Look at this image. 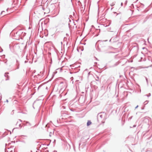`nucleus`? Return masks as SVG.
Segmentation results:
<instances>
[{
    "instance_id": "obj_1",
    "label": "nucleus",
    "mask_w": 152,
    "mask_h": 152,
    "mask_svg": "<svg viewBox=\"0 0 152 152\" xmlns=\"http://www.w3.org/2000/svg\"><path fill=\"white\" fill-rule=\"evenodd\" d=\"M91 123L90 121H88L87 123V126H89L91 124Z\"/></svg>"
},
{
    "instance_id": "obj_2",
    "label": "nucleus",
    "mask_w": 152,
    "mask_h": 152,
    "mask_svg": "<svg viewBox=\"0 0 152 152\" xmlns=\"http://www.w3.org/2000/svg\"><path fill=\"white\" fill-rule=\"evenodd\" d=\"M4 11H3L1 13H2L3 12H4Z\"/></svg>"
}]
</instances>
